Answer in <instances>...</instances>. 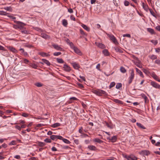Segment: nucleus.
I'll return each mask as SVG.
<instances>
[{"label": "nucleus", "mask_w": 160, "mask_h": 160, "mask_svg": "<svg viewBox=\"0 0 160 160\" xmlns=\"http://www.w3.org/2000/svg\"><path fill=\"white\" fill-rule=\"evenodd\" d=\"M143 72L145 73L146 74H148L150 73L146 69H144L143 70Z\"/></svg>", "instance_id": "43"}, {"label": "nucleus", "mask_w": 160, "mask_h": 160, "mask_svg": "<svg viewBox=\"0 0 160 160\" xmlns=\"http://www.w3.org/2000/svg\"><path fill=\"white\" fill-rule=\"evenodd\" d=\"M62 24L65 27H67L68 24L67 21L64 19L62 21Z\"/></svg>", "instance_id": "27"}, {"label": "nucleus", "mask_w": 160, "mask_h": 160, "mask_svg": "<svg viewBox=\"0 0 160 160\" xmlns=\"http://www.w3.org/2000/svg\"><path fill=\"white\" fill-rule=\"evenodd\" d=\"M61 54V53L60 52H56L53 53V55L55 56H58Z\"/></svg>", "instance_id": "42"}, {"label": "nucleus", "mask_w": 160, "mask_h": 160, "mask_svg": "<svg viewBox=\"0 0 160 160\" xmlns=\"http://www.w3.org/2000/svg\"><path fill=\"white\" fill-rule=\"evenodd\" d=\"M70 19L71 20L75 21L76 20L75 18L74 17L73 15H71L70 16Z\"/></svg>", "instance_id": "55"}, {"label": "nucleus", "mask_w": 160, "mask_h": 160, "mask_svg": "<svg viewBox=\"0 0 160 160\" xmlns=\"http://www.w3.org/2000/svg\"><path fill=\"white\" fill-rule=\"evenodd\" d=\"M8 14V16L9 17H10V15L9 14L7 13L6 12L3 11H0V15H7Z\"/></svg>", "instance_id": "33"}, {"label": "nucleus", "mask_w": 160, "mask_h": 160, "mask_svg": "<svg viewBox=\"0 0 160 160\" xmlns=\"http://www.w3.org/2000/svg\"><path fill=\"white\" fill-rule=\"evenodd\" d=\"M61 124L59 123H56L53 124L51 126V127L53 128H55L60 126Z\"/></svg>", "instance_id": "28"}, {"label": "nucleus", "mask_w": 160, "mask_h": 160, "mask_svg": "<svg viewBox=\"0 0 160 160\" xmlns=\"http://www.w3.org/2000/svg\"><path fill=\"white\" fill-rule=\"evenodd\" d=\"M73 50H74V52L77 54L80 55H82V52L77 47H76L75 48H74Z\"/></svg>", "instance_id": "13"}, {"label": "nucleus", "mask_w": 160, "mask_h": 160, "mask_svg": "<svg viewBox=\"0 0 160 160\" xmlns=\"http://www.w3.org/2000/svg\"><path fill=\"white\" fill-rule=\"evenodd\" d=\"M93 141L94 142H97L99 143H101L103 142L102 141L98 138H95Z\"/></svg>", "instance_id": "21"}, {"label": "nucleus", "mask_w": 160, "mask_h": 160, "mask_svg": "<svg viewBox=\"0 0 160 160\" xmlns=\"http://www.w3.org/2000/svg\"><path fill=\"white\" fill-rule=\"evenodd\" d=\"M135 69L136 71V72L140 75V76L142 78H143L144 76L142 72L137 68H136Z\"/></svg>", "instance_id": "17"}, {"label": "nucleus", "mask_w": 160, "mask_h": 160, "mask_svg": "<svg viewBox=\"0 0 160 160\" xmlns=\"http://www.w3.org/2000/svg\"><path fill=\"white\" fill-rule=\"evenodd\" d=\"M39 54L43 57H48L50 56V55L49 54L43 52H40Z\"/></svg>", "instance_id": "16"}, {"label": "nucleus", "mask_w": 160, "mask_h": 160, "mask_svg": "<svg viewBox=\"0 0 160 160\" xmlns=\"http://www.w3.org/2000/svg\"><path fill=\"white\" fill-rule=\"evenodd\" d=\"M22 115L24 117H27L29 116V114L25 112H24L22 114Z\"/></svg>", "instance_id": "47"}, {"label": "nucleus", "mask_w": 160, "mask_h": 160, "mask_svg": "<svg viewBox=\"0 0 160 160\" xmlns=\"http://www.w3.org/2000/svg\"><path fill=\"white\" fill-rule=\"evenodd\" d=\"M68 11L70 13H72L73 12L72 9L71 8L68 9Z\"/></svg>", "instance_id": "61"}, {"label": "nucleus", "mask_w": 160, "mask_h": 160, "mask_svg": "<svg viewBox=\"0 0 160 160\" xmlns=\"http://www.w3.org/2000/svg\"><path fill=\"white\" fill-rule=\"evenodd\" d=\"M136 124H137V125L139 128H142V129H146L145 127L141 123H139V122H137Z\"/></svg>", "instance_id": "23"}, {"label": "nucleus", "mask_w": 160, "mask_h": 160, "mask_svg": "<svg viewBox=\"0 0 160 160\" xmlns=\"http://www.w3.org/2000/svg\"><path fill=\"white\" fill-rule=\"evenodd\" d=\"M41 36L42 37L45 39H48L50 38V37L45 33H42Z\"/></svg>", "instance_id": "19"}, {"label": "nucleus", "mask_w": 160, "mask_h": 160, "mask_svg": "<svg viewBox=\"0 0 160 160\" xmlns=\"http://www.w3.org/2000/svg\"><path fill=\"white\" fill-rule=\"evenodd\" d=\"M52 47L55 49L57 50L62 51V48H61L57 44H53L52 45Z\"/></svg>", "instance_id": "8"}, {"label": "nucleus", "mask_w": 160, "mask_h": 160, "mask_svg": "<svg viewBox=\"0 0 160 160\" xmlns=\"http://www.w3.org/2000/svg\"><path fill=\"white\" fill-rule=\"evenodd\" d=\"M142 97L144 99V102L145 103H147L149 101L148 97L146 96L145 95L143 94L142 95Z\"/></svg>", "instance_id": "22"}, {"label": "nucleus", "mask_w": 160, "mask_h": 160, "mask_svg": "<svg viewBox=\"0 0 160 160\" xmlns=\"http://www.w3.org/2000/svg\"><path fill=\"white\" fill-rule=\"evenodd\" d=\"M63 68L66 71L69 72L71 70L70 68L66 64L64 65Z\"/></svg>", "instance_id": "11"}, {"label": "nucleus", "mask_w": 160, "mask_h": 160, "mask_svg": "<svg viewBox=\"0 0 160 160\" xmlns=\"http://www.w3.org/2000/svg\"><path fill=\"white\" fill-rule=\"evenodd\" d=\"M100 64L99 63V64H98V65H97V66H96V68L98 70L100 71Z\"/></svg>", "instance_id": "59"}, {"label": "nucleus", "mask_w": 160, "mask_h": 160, "mask_svg": "<svg viewBox=\"0 0 160 160\" xmlns=\"http://www.w3.org/2000/svg\"><path fill=\"white\" fill-rule=\"evenodd\" d=\"M16 144V141H12L11 142V145H15Z\"/></svg>", "instance_id": "54"}, {"label": "nucleus", "mask_w": 160, "mask_h": 160, "mask_svg": "<svg viewBox=\"0 0 160 160\" xmlns=\"http://www.w3.org/2000/svg\"><path fill=\"white\" fill-rule=\"evenodd\" d=\"M147 30L148 32H149L152 35L156 34L154 29L152 28H147Z\"/></svg>", "instance_id": "15"}, {"label": "nucleus", "mask_w": 160, "mask_h": 160, "mask_svg": "<svg viewBox=\"0 0 160 160\" xmlns=\"http://www.w3.org/2000/svg\"><path fill=\"white\" fill-rule=\"evenodd\" d=\"M95 44L96 46H98V47L102 49H104L106 47L105 45L104 44L101 43L95 42Z\"/></svg>", "instance_id": "7"}, {"label": "nucleus", "mask_w": 160, "mask_h": 160, "mask_svg": "<svg viewBox=\"0 0 160 160\" xmlns=\"http://www.w3.org/2000/svg\"><path fill=\"white\" fill-rule=\"evenodd\" d=\"M124 3L125 6H128L129 4V3L128 1L125 0L124 1Z\"/></svg>", "instance_id": "52"}, {"label": "nucleus", "mask_w": 160, "mask_h": 160, "mask_svg": "<svg viewBox=\"0 0 160 160\" xmlns=\"http://www.w3.org/2000/svg\"><path fill=\"white\" fill-rule=\"evenodd\" d=\"M16 18L15 17V16L14 15H11V21H13L14 22H15V23H20V22H17V21H16ZM21 24L22 25H23V26L25 25V24L21 22Z\"/></svg>", "instance_id": "5"}, {"label": "nucleus", "mask_w": 160, "mask_h": 160, "mask_svg": "<svg viewBox=\"0 0 160 160\" xmlns=\"http://www.w3.org/2000/svg\"><path fill=\"white\" fill-rule=\"evenodd\" d=\"M107 35L109 37L110 39L116 45L118 44L117 40L113 35L112 34H109L106 33Z\"/></svg>", "instance_id": "2"}, {"label": "nucleus", "mask_w": 160, "mask_h": 160, "mask_svg": "<svg viewBox=\"0 0 160 160\" xmlns=\"http://www.w3.org/2000/svg\"><path fill=\"white\" fill-rule=\"evenodd\" d=\"M151 85L153 87L156 88H158L160 85L154 81H152L151 82Z\"/></svg>", "instance_id": "9"}, {"label": "nucleus", "mask_w": 160, "mask_h": 160, "mask_svg": "<svg viewBox=\"0 0 160 160\" xmlns=\"http://www.w3.org/2000/svg\"><path fill=\"white\" fill-rule=\"evenodd\" d=\"M123 37H127L129 38H131V35L129 34H125L123 35Z\"/></svg>", "instance_id": "50"}, {"label": "nucleus", "mask_w": 160, "mask_h": 160, "mask_svg": "<svg viewBox=\"0 0 160 160\" xmlns=\"http://www.w3.org/2000/svg\"><path fill=\"white\" fill-rule=\"evenodd\" d=\"M88 148L91 150H96L97 149L93 145H90L88 146Z\"/></svg>", "instance_id": "25"}, {"label": "nucleus", "mask_w": 160, "mask_h": 160, "mask_svg": "<svg viewBox=\"0 0 160 160\" xmlns=\"http://www.w3.org/2000/svg\"><path fill=\"white\" fill-rule=\"evenodd\" d=\"M151 76L153 78L155 76L156 74L154 72H152L150 74Z\"/></svg>", "instance_id": "63"}, {"label": "nucleus", "mask_w": 160, "mask_h": 160, "mask_svg": "<svg viewBox=\"0 0 160 160\" xmlns=\"http://www.w3.org/2000/svg\"><path fill=\"white\" fill-rule=\"evenodd\" d=\"M102 52L104 55L108 56L109 55V53L108 50L107 49H104L102 51Z\"/></svg>", "instance_id": "29"}, {"label": "nucleus", "mask_w": 160, "mask_h": 160, "mask_svg": "<svg viewBox=\"0 0 160 160\" xmlns=\"http://www.w3.org/2000/svg\"><path fill=\"white\" fill-rule=\"evenodd\" d=\"M11 51L14 53H16L17 52V50L14 48L11 47Z\"/></svg>", "instance_id": "46"}, {"label": "nucleus", "mask_w": 160, "mask_h": 160, "mask_svg": "<svg viewBox=\"0 0 160 160\" xmlns=\"http://www.w3.org/2000/svg\"><path fill=\"white\" fill-rule=\"evenodd\" d=\"M135 65L139 68H142V65L139 63L137 62L135 63Z\"/></svg>", "instance_id": "48"}, {"label": "nucleus", "mask_w": 160, "mask_h": 160, "mask_svg": "<svg viewBox=\"0 0 160 160\" xmlns=\"http://www.w3.org/2000/svg\"><path fill=\"white\" fill-rule=\"evenodd\" d=\"M149 11L151 15L155 17H156L155 14L151 9H149Z\"/></svg>", "instance_id": "40"}, {"label": "nucleus", "mask_w": 160, "mask_h": 160, "mask_svg": "<svg viewBox=\"0 0 160 160\" xmlns=\"http://www.w3.org/2000/svg\"><path fill=\"white\" fill-rule=\"evenodd\" d=\"M114 102H116V103H119L120 104H122L123 102L122 101L118 99H115L113 100V101Z\"/></svg>", "instance_id": "26"}, {"label": "nucleus", "mask_w": 160, "mask_h": 160, "mask_svg": "<svg viewBox=\"0 0 160 160\" xmlns=\"http://www.w3.org/2000/svg\"><path fill=\"white\" fill-rule=\"evenodd\" d=\"M80 33L82 34V35H84L85 36H87V34H86V33L84 32L82 29H80Z\"/></svg>", "instance_id": "36"}, {"label": "nucleus", "mask_w": 160, "mask_h": 160, "mask_svg": "<svg viewBox=\"0 0 160 160\" xmlns=\"http://www.w3.org/2000/svg\"><path fill=\"white\" fill-rule=\"evenodd\" d=\"M142 152L143 154L146 155H148L149 154V152L148 151H142Z\"/></svg>", "instance_id": "39"}, {"label": "nucleus", "mask_w": 160, "mask_h": 160, "mask_svg": "<svg viewBox=\"0 0 160 160\" xmlns=\"http://www.w3.org/2000/svg\"><path fill=\"white\" fill-rule=\"evenodd\" d=\"M107 139L111 141L112 142H115L117 139V136L116 135L113 136L111 138H108Z\"/></svg>", "instance_id": "6"}, {"label": "nucleus", "mask_w": 160, "mask_h": 160, "mask_svg": "<svg viewBox=\"0 0 160 160\" xmlns=\"http://www.w3.org/2000/svg\"><path fill=\"white\" fill-rule=\"evenodd\" d=\"M72 64L73 68L75 69H78L80 68V66L79 65L75 62L72 63Z\"/></svg>", "instance_id": "12"}, {"label": "nucleus", "mask_w": 160, "mask_h": 160, "mask_svg": "<svg viewBox=\"0 0 160 160\" xmlns=\"http://www.w3.org/2000/svg\"><path fill=\"white\" fill-rule=\"evenodd\" d=\"M77 85H78V86L80 88H83L84 87L83 86V85L81 84V83H77Z\"/></svg>", "instance_id": "56"}, {"label": "nucleus", "mask_w": 160, "mask_h": 160, "mask_svg": "<svg viewBox=\"0 0 160 160\" xmlns=\"http://www.w3.org/2000/svg\"><path fill=\"white\" fill-rule=\"evenodd\" d=\"M151 76L153 78L155 76L156 74L154 72H152L150 74Z\"/></svg>", "instance_id": "64"}, {"label": "nucleus", "mask_w": 160, "mask_h": 160, "mask_svg": "<svg viewBox=\"0 0 160 160\" xmlns=\"http://www.w3.org/2000/svg\"><path fill=\"white\" fill-rule=\"evenodd\" d=\"M81 26L84 29H85L88 32L90 31L89 28L85 25L82 24Z\"/></svg>", "instance_id": "20"}, {"label": "nucleus", "mask_w": 160, "mask_h": 160, "mask_svg": "<svg viewBox=\"0 0 160 160\" xmlns=\"http://www.w3.org/2000/svg\"><path fill=\"white\" fill-rule=\"evenodd\" d=\"M44 141L46 142H51V140L49 138H46L44 140Z\"/></svg>", "instance_id": "51"}, {"label": "nucleus", "mask_w": 160, "mask_h": 160, "mask_svg": "<svg viewBox=\"0 0 160 160\" xmlns=\"http://www.w3.org/2000/svg\"><path fill=\"white\" fill-rule=\"evenodd\" d=\"M68 44L70 47L72 49H73L75 48L76 47L75 46L74 44L72 42H69V43Z\"/></svg>", "instance_id": "35"}, {"label": "nucleus", "mask_w": 160, "mask_h": 160, "mask_svg": "<svg viewBox=\"0 0 160 160\" xmlns=\"http://www.w3.org/2000/svg\"><path fill=\"white\" fill-rule=\"evenodd\" d=\"M42 61L43 62V63L46 64L48 66H50L51 64L48 60L44 59H42Z\"/></svg>", "instance_id": "18"}, {"label": "nucleus", "mask_w": 160, "mask_h": 160, "mask_svg": "<svg viewBox=\"0 0 160 160\" xmlns=\"http://www.w3.org/2000/svg\"><path fill=\"white\" fill-rule=\"evenodd\" d=\"M38 145L40 147H42L45 145V144L43 142H39Z\"/></svg>", "instance_id": "41"}, {"label": "nucleus", "mask_w": 160, "mask_h": 160, "mask_svg": "<svg viewBox=\"0 0 160 160\" xmlns=\"http://www.w3.org/2000/svg\"><path fill=\"white\" fill-rule=\"evenodd\" d=\"M142 6L144 10L146 12H148V10H149L150 9L149 8L148 5L145 4L144 2L142 3Z\"/></svg>", "instance_id": "14"}, {"label": "nucleus", "mask_w": 160, "mask_h": 160, "mask_svg": "<svg viewBox=\"0 0 160 160\" xmlns=\"http://www.w3.org/2000/svg\"><path fill=\"white\" fill-rule=\"evenodd\" d=\"M155 28L158 31L160 32V25H158Z\"/></svg>", "instance_id": "58"}, {"label": "nucleus", "mask_w": 160, "mask_h": 160, "mask_svg": "<svg viewBox=\"0 0 160 160\" xmlns=\"http://www.w3.org/2000/svg\"><path fill=\"white\" fill-rule=\"evenodd\" d=\"M31 66L34 69L37 68L38 67L37 65L35 64H32L31 65Z\"/></svg>", "instance_id": "45"}, {"label": "nucleus", "mask_w": 160, "mask_h": 160, "mask_svg": "<svg viewBox=\"0 0 160 160\" xmlns=\"http://www.w3.org/2000/svg\"><path fill=\"white\" fill-rule=\"evenodd\" d=\"M155 63L158 64L160 65V60L159 59H156L155 61Z\"/></svg>", "instance_id": "53"}, {"label": "nucleus", "mask_w": 160, "mask_h": 160, "mask_svg": "<svg viewBox=\"0 0 160 160\" xmlns=\"http://www.w3.org/2000/svg\"><path fill=\"white\" fill-rule=\"evenodd\" d=\"M29 62V60L26 59H24L23 60V62L25 64H27Z\"/></svg>", "instance_id": "57"}, {"label": "nucleus", "mask_w": 160, "mask_h": 160, "mask_svg": "<svg viewBox=\"0 0 160 160\" xmlns=\"http://www.w3.org/2000/svg\"><path fill=\"white\" fill-rule=\"evenodd\" d=\"M115 85V83L114 82H112L111 83L109 87V88H110L112 87H114Z\"/></svg>", "instance_id": "44"}, {"label": "nucleus", "mask_w": 160, "mask_h": 160, "mask_svg": "<svg viewBox=\"0 0 160 160\" xmlns=\"http://www.w3.org/2000/svg\"><path fill=\"white\" fill-rule=\"evenodd\" d=\"M60 140H62V141L65 143L67 144H70L71 143L68 140V139L64 138L62 137V138L61 139H60Z\"/></svg>", "instance_id": "24"}, {"label": "nucleus", "mask_w": 160, "mask_h": 160, "mask_svg": "<svg viewBox=\"0 0 160 160\" xmlns=\"http://www.w3.org/2000/svg\"><path fill=\"white\" fill-rule=\"evenodd\" d=\"M132 160H137L138 158L134 155H131Z\"/></svg>", "instance_id": "49"}, {"label": "nucleus", "mask_w": 160, "mask_h": 160, "mask_svg": "<svg viewBox=\"0 0 160 160\" xmlns=\"http://www.w3.org/2000/svg\"><path fill=\"white\" fill-rule=\"evenodd\" d=\"M93 92L98 96H101L102 95H108V93L105 91L101 89L94 90Z\"/></svg>", "instance_id": "1"}, {"label": "nucleus", "mask_w": 160, "mask_h": 160, "mask_svg": "<svg viewBox=\"0 0 160 160\" xmlns=\"http://www.w3.org/2000/svg\"><path fill=\"white\" fill-rule=\"evenodd\" d=\"M114 48L116 51L117 52L119 53H122L123 52L122 49L121 48L117 46H115L114 47Z\"/></svg>", "instance_id": "10"}, {"label": "nucleus", "mask_w": 160, "mask_h": 160, "mask_svg": "<svg viewBox=\"0 0 160 160\" xmlns=\"http://www.w3.org/2000/svg\"><path fill=\"white\" fill-rule=\"evenodd\" d=\"M15 128H17V129H18L19 130H20L21 129V127L18 125H16L15 126Z\"/></svg>", "instance_id": "60"}, {"label": "nucleus", "mask_w": 160, "mask_h": 160, "mask_svg": "<svg viewBox=\"0 0 160 160\" xmlns=\"http://www.w3.org/2000/svg\"><path fill=\"white\" fill-rule=\"evenodd\" d=\"M122 86V84L121 83H118L116 86V88L117 89H119Z\"/></svg>", "instance_id": "37"}, {"label": "nucleus", "mask_w": 160, "mask_h": 160, "mask_svg": "<svg viewBox=\"0 0 160 160\" xmlns=\"http://www.w3.org/2000/svg\"><path fill=\"white\" fill-rule=\"evenodd\" d=\"M50 138L53 140L56 141L58 139H60L62 138V137L61 136L52 135L50 136Z\"/></svg>", "instance_id": "4"}, {"label": "nucleus", "mask_w": 160, "mask_h": 160, "mask_svg": "<svg viewBox=\"0 0 160 160\" xmlns=\"http://www.w3.org/2000/svg\"><path fill=\"white\" fill-rule=\"evenodd\" d=\"M35 85L38 87H41L42 86V84L40 82H37L35 83Z\"/></svg>", "instance_id": "38"}, {"label": "nucleus", "mask_w": 160, "mask_h": 160, "mask_svg": "<svg viewBox=\"0 0 160 160\" xmlns=\"http://www.w3.org/2000/svg\"><path fill=\"white\" fill-rule=\"evenodd\" d=\"M120 71L123 73H125L126 72V70L125 68L123 67H121L120 68Z\"/></svg>", "instance_id": "31"}, {"label": "nucleus", "mask_w": 160, "mask_h": 160, "mask_svg": "<svg viewBox=\"0 0 160 160\" xmlns=\"http://www.w3.org/2000/svg\"><path fill=\"white\" fill-rule=\"evenodd\" d=\"M56 60L57 62L59 63H63L64 62V61L62 58H57Z\"/></svg>", "instance_id": "30"}, {"label": "nucleus", "mask_w": 160, "mask_h": 160, "mask_svg": "<svg viewBox=\"0 0 160 160\" xmlns=\"http://www.w3.org/2000/svg\"><path fill=\"white\" fill-rule=\"evenodd\" d=\"M74 142L77 144H79V141L78 139H75L74 141Z\"/></svg>", "instance_id": "62"}, {"label": "nucleus", "mask_w": 160, "mask_h": 160, "mask_svg": "<svg viewBox=\"0 0 160 160\" xmlns=\"http://www.w3.org/2000/svg\"><path fill=\"white\" fill-rule=\"evenodd\" d=\"M150 58L152 60H154L157 58V57L154 55H152L149 56Z\"/></svg>", "instance_id": "32"}, {"label": "nucleus", "mask_w": 160, "mask_h": 160, "mask_svg": "<svg viewBox=\"0 0 160 160\" xmlns=\"http://www.w3.org/2000/svg\"><path fill=\"white\" fill-rule=\"evenodd\" d=\"M150 41L152 42L154 45H156L158 43V41L157 40H152Z\"/></svg>", "instance_id": "34"}, {"label": "nucleus", "mask_w": 160, "mask_h": 160, "mask_svg": "<svg viewBox=\"0 0 160 160\" xmlns=\"http://www.w3.org/2000/svg\"><path fill=\"white\" fill-rule=\"evenodd\" d=\"M130 75L129 77L128 83L129 84L132 83L134 77V73L133 70L132 69L130 70Z\"/></svg>", "instance_id": "3"}]
</instances>
